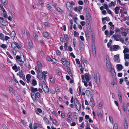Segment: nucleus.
I'll use <instances>...</instances> for the list:
<instances>
[{"label": "nucleus", "mask_w": 129, "mask_h": 129, "mask_svg": "<svg viewBox=\"0 0 129 129\" xmlns=\"http://www.w3.org/2000/svg\"><path fill=\"white\" fill-rule=\"evenodd\" d=\"M85 13L86 17V22L88 23V24H89L90 23L91 19L90 13L89 10H87L86 11Z\"/></svg>", "instance_id": "f257e3e1"}, {"label": "nucleus", "mask_w": 129, "mask_h": 129, "mask_svg": "<svg viewBox=\"0 0 129 129\" xmlns=\"http://www.w3.org/2000/svg\"><path fill=\"white\" fill-rule=\"evenodd\" d=\"M61 62L62 64L66 67H68L70 65L69 61H66L64 58H62L61 60Z\"/></svg>", "instance_id": "f03ea898"}, {"label": "nucleus", "mask_w": 129, "mask_h": 129, "mask_svg": "<svg viewBox=\"0 0 129 129\" xmlns=\"http://www.w3.org/2000/svg\"><path fill=\"white\" fill-rule=\"evenodd\" d=\"M121 37L120 35L115 34L112 37L115 40L119 41V39L121 38Z\"/></svg>", "instance_id": "7ed1b4c3"}, {"label": "nucleus", "mask_w": 129, "mask_h": 129, "mask_svg": "<svg viewBox=\"0 0 129 129\" xmlns=\"http://www.w3.org/2000/svg\"><path fill=\"white\" fill-rule=\"evenodd\" d=\"M35 92H32L31 93V95L32 98L34 102H37L38 101V99L37 98H36V97H35V94L36 93Z\"/></svg>", "instance_id": "20e7f679"}, {"label": "nucleus", "mask_w": 129, "mask_h": 129, "mask_svg": "<svg viewBox=\"0 0 129 129\" xmlns=\"http://www.w3.org/2000/svg\"><path fill=\"white\" fill-rule=\"evenodd\" d=\"M122 108L124 112H125L126 111H128L129 112V105L128 104L126 105V107L124 106V105H123Z\"/></svg>", "instance_id": "39448f33"}, {"label": "nucleus", "mask_w": 129, "mask_h": 129, "mask_svg": "<svg viewBox=\"0 0 129 129\" xmlns=\"http://www.w3.org/2000/svg\"><path fill=\"white\" fill-rule=\"evenodd\" d=\"M124 125L125 129H128L127 121L125 118L124 119Z\"/></svg>", "instance_id": "423d86ee"}, {"label": "nucleus", "mask_w": 129, "mask_h": 129, "mask_svg": "<svg viewBox=\"0 0 129 129\" xmlns=\"http://www.w3.org/2000/svg\"><path fill=\"white\" fill-rule=\"evenodd\" d=\"M42 88L43 90L45 93H47L49 92V89L47 86H45V87H43Z\"/></svg>", "instance_id": "0eeeda50"}, {"label": "nucleus", "mask_w": 129, "mask_h": 129, "mask_svg": "<svg viewBox=\"0 0 129 129\" xmlns=\"http://www.w3.org/2000/svg\"><path fill=\"white\" fill-rule=\"evenodd\" d=\"M28 47L29 49H30L33 47V44L32 42L30 40L28 41Z\"/></svg>", "instance_id": "6e6552de"}, {"label": "nucleus", "mask_w": 129, "mask_h": 129, "mask_svg": "<svg viewBox=\"0 0 129 129\" xmlns=\"http://www.w3.org/2000/svg\"><path fill=\"white\" fill-rule=\"evenodd\" d=\"M76 108L78 111H79L80 108H81V105L80 103H77L75 104Z\"/></svg>", "instance_id": "1a4fd4ad"}, {"label": "nucleus", "mask_w": 129, "mask_h": 129, "mask_svg": "<svg viewBox=\"0 0 129 129\" xmlns=\"http://www.w3.org/2000/svg\"><path fill=\"white\" fill-rule=\"evenodd\" d=\"M116 66L117 67V69L119 71L121 70L123 68L122 65L121 64H117Z\"/></svg>", "instance_id": "9d476101"}, {"label": "nucleus", "mask_w": 129, "mask_h": 129, "mask_svg": "<svg viewBox=\"0 0 129 129\" xmlns=\"http://www.w3.org/2000/svg\"><path fill=\"white\" fill-rule=\"evenodd\" d=\"M85 77L86 81L87 82H89L90 80L89 74L87 73H85Z\"/></svg>", "instance_id": "9b49d317"}, {"label": "nucleus", "mask_w": 129, "mask_h": 129, "mask_svg": "<svg viewBox=\"0 0 129 129\" xmlns=\"http://www.w3.org/2000/svg\"><path fill=\"white\" fill-rule=\"evenodd\" d=\"M17 44V43L15 42H12L11 44V47L13 48H15L16 47V45Z\"/></svg>", "instance_id": "f8f14e48"}, {"label": "nucleus", "mask_w": 129, "mask_h": 129, "mask_svg": "<svg viewBox=\"0 0 129 129\" xmlns=\"http://www.w3.org/2000/svg\"><path fill=\"white\" fill-rule=\"evenodd\" d=\"M35 112L37 115H39V114L38 112L39 113H41L42 112V111L41 109L38 108L37 109V110H35Z\"/></svg>", "instance_id": "ddd939ff"}, {"label": "nucleus", "mask_w": 129, "mask_h": 129, "mask_svg": "<svg viewBox=\"0 0 129 129\" xmlns=\"http://www.w3.org/2000/svg\"><path fill=\"white\" fill-rule=\"evenodd\" d=\"M119 57V55L118 54H117L115 55L114 56V61H117Z\"/></svg>", "instance_id": "4468645a"}, {"label": "nucleus", "mask_w": 129, "mask_h": 129, "mask_svg": "<svg viewBox=\"0 0 129 129\" xmlns=\"http://www.w3.org/2000/svg\"><path fill=\"white\" fill-rule=\"evenodd\" d=\"M30 89L31 92H36L38 91V90L37 88H34L33 87H30Z\"/></svg>", "instance_id": "2eb2a0df"}, {"label": "nucleus", "mask_w": 129, "mask_h": 129, "mask_svg": "<svg viewBox=\"0 0 129 129\" xmlns=\"http://www.w3.org/2000/svg\"><path fill=\"white\" fill-rule=\"evenodd\" d=\"M1 23L3 25L6 26L8 25V22L5 20H3V21H1Z\"/></svg>", "instance_id": "dca6fc26"}, {"label": "nucleus", "mask_w": 129, "mask_h": 129, "mask_svg": "<svg viewBox=\"0 0 129 129\" xmlns=\"http://www.w3.org/2000/svg\"><path fill=\"white\" fill-rule=\"evenodd\" d=\"M120 8L118 7H116L114 9L115 10V13L116 14H118L119 13V11L120 10Z\"/></svg>", "instance_id": "f3484780"}, {"label": "nucleus", "mask_w": 129, "mask_h": 129, "mask_svg": "<svg viewBox=\"0 0 129 129\" xmlns=\"http://www.w3.org/2000/svg\"><path fill=\"white\" fill-rule=\"evenodd\" d=\"M120 47L118 45H113V49L116 50L117 49H120Z\"/></svg>", "instance_id": "a211bd4d"}, {"label": "nucleus", "mask_w": 129, "mask_h": 129, "mask_svg": "<svg viewBox=\"0 0 129 129\" xmlns=\"http://www.w3.org/2000/svg\"><path fill=\"white\" fill-rule=\"evenodd\" d=\"M67 67V71L68 73V74H69L70 76H72V74L71 73L70 69L69 68V66H68V67Z\"/></svg>", "instance_id": "6ab92c4d"}, {"label": "nucleus", "mask_w": 129, "mask_h": 129, "mask_svg": "<svg viewBox=\"0 0 129 129\" xmlns=\"http://www.w3.org/2000/svg\"><path fill=\"white\" fill-rule=\"evenodd\" d=\"M31 84L33 86H35L37 85V82L36 80L34 79L32 80Z\"/></svg>", "instance_id": "aec40b11"}, {"label": "nucleus", "mask_w": 129, "mask_h": 129, "mask_svg": "<svg viewBox=\"0 0 129 129\" xmlns=\"http://www.w3.org/2000/svg\"><path fill=\"white\" fill-rule=\"evenodd\" d=\"M37 77L41 80H42L43 78V75L42 74V75L40 74L39 73H38V75L37 76Z\"/></svg>", "instance_id": "412c9836"}, {"label": "nucleus", "mask_w": 129, "mask_h": 129, "mask_svg": "<svg viewBox=\"0 0 129 129\" xmlns=\"http://www.w3.org/2000/svg\"><path fill=\"white\" fill-rule=\"evenodd\" d=\"M34 125L37 127V128L38 127H39L41 128H42L43 127L41 124L39 123H34Z\"/></svg>", "instance_id": "4be33fe9"}, {"label": "nucleus", "mask_w": 129, "mask_h": 129, "mask_svg": "<svg viewBox=\"0 0 129 129\" xmlns=\"http://www.w3.org/2000/svg\"><path fill=\"white\" fill-rule=\"evenodd\" d=\"M124 57L125 61H126V59H129V54H128L124 53Z\"/></svg>", "instance_id": "5701e85b"}, {"label": "nucleus", "mask_w": 129, "mask_h": 129, "mask_svg": "<svg viewBox=\"0 0 129 129\" xmlns=\"http://www.w3.org/2000/svg\"><path fill=\"white\" fill-rule=\"evenodd\" d=\"M84 46V44L83 42H81L79 45V47L80 49L82 50L83 49Z\"/></svg>", "instance_id": "b1692460"}, {"label": "nucleus", "mask_w": 129, "mask_h": 129, "mask_svg": "<svg viewBox=\"0 0 129 129\" xmlns=\"http://www.w3.org/2000/svg\"><path fill=\"white\" fill-rule=\"evenodd\" d=\"M73 114L74 118L75 119H77L78 118V117H77L78 114L76 112H74L73 113Z\"/></svg>", "instance_id": "393cba45"}, {"label": "nucleus", "mask_w": 129, "mask_h": 129, "mask_svg": "<svg viewBox=\"0 0 129 129\" xmlns=\"http://www.w3.org/2000/svg\"><path fill=\"white\" fill-rule=\"evenodd\" d=\"M2 3L5 5H7L8 4V2L7 0H1Z\"/></svg>", "instance_id": "a878e982"}, {"label": "nucleus", "mask_w": 129, "mask_h": 129, "mask_svg": "<svg viewBox=\"0 0 129 129\" xmlns=\"http://www.w3.org/2000/svg\"><path fill=\"white\" fill-rule=\"evenodd\" d=\"M19 74L21 78L25 76V75L23 73L22 70L19 72Z\"/></svg>", "instance_id": "bb28decb"}, {"label": "nucleus", "mask_w": 129, "mask_h": 129, "mask_svg": "<svg viewBox=\"0 0 129 129\" xmlns=\"http://www.w3.org/2000/svg\"><path fill=\"white\" fill-rule=\"evenodd\" d=\"M106 64H108L109 66L110 67H111V65L110 61L107 59V58H106Z\"/></svg>", "instance_id": "cd10ccee"}, {"label": "nucleus", "mask_w": 129, "mask_h": 129, "mask_svg": "<svg viewBox=\"0 0 129 129\" xmlns=\"http://www.w3.org/2000/svg\"><path fill=\"white\" fill-rule=\"evenodd\" d=\"M97 115L99 118L101 119L103 116V114L102 112L101 111H100L99 113H98Z\"/></svg>", "instance_id": "c85d7f7f"}, {"label": "nucleus", "mask_w": 129, "mask_h": 129, "mask_svg": "<svg viewBox=\"0 0 129 129\" xmlns=\"http://www.w3.org/2000/svg\"><path fill=\"white\" fill-rule=\"evenodd\" d=\"M37 64L38 66V68H41L42 67V64L41 62L38 61L37 62Z\"/></svg>", "instance_id": "c756f323"}, {"label": "nucleus", "mask_w": 129, "mask_h": 129, "mask_svg": "<svg viewBox=\"0 0 129 129\" xmlns=\"http://www.w3.org/2000/svg\"><path fill=\"white\" fill-rule=\"evenodd\" d=\"M0 37H1L0 39L3 40V41L5 40L4 36L2 33H0Z\"/></svg>", "instance_id": "7c9ffc66"}, {"label": "nucleus", "mask_w": 129, "mask_h": 129, "mask_svg": "<svg viewBox=\"0 0 129 129\" xmlns=\"http://www.w3.org/2000/svg\"><path fill=\"white\" fill-rule=\"evenodd\" d=\"M110 20L109 18L108 17H106L105 18H102V21L106 20L107 21H109Z\"/></svg>", "instance_id": "2f4dec72"}, {"label": "nucleus", "mask_w": 129, "mask_h": 129, "mask_svg": "<svg viewBox=\"0 0 129 129\" xmlns=\"http://www.w3.org/2000/svg\"><path fill=\"white\" fill-rule=\"evenodd\" d=\"M40 94L39 92H37L35 94V97H36V98H39L40 97Z\"/></svg>", "instance_id": "473e14b6"}, {"label": "nucleus", "mask_w": 129, "mask_h": 129, "mask_svg": "<svg viewBox=\"0 0 129 129\" xmlns=\"http://www.w3.org/2000/svg\"><path fill=\"white\" fill-rule=\"evenodd\" d=\"M110 69H109V72H113L115 74L116 73L115 72V71L114 69L113 68H112L111 67H110Z\"/></svg>", "instance_id": "72a5a7b5"}, {"label": "nucleus", "mask_w": 129, "mask_h": 129, "mask_svg": "<svg viewBox=\"0 0 129 129\" xmlns=\"http://www.w3.org/2000/svg\"><path fill=\"white\" fill-rule=\"evenodd\" d=\"M43 36L45 37H47L49 36V34L46 32H45L43 33Z\"/></svg>", "instance_id": "f704fd0d"}, {"label": "nucleus", "mask_w": 129, "mask_h": 129, "mask_svg": "<svg viewBox=\"0 0 129 129\" xmlns=\"http://www.w3.org/2000/svg\"><path fill=\"white\" fill-rule=\"evenodd\" d=\"M86 94V95L90 96V93L89 91L88 90H86L85 91Z\"/></svg>", "instance_id": "c9c22d12"}, {"label": "nucleus", "mask_w": 129, "mask_h": 129, "mask_svg": "<svg viewBox=\"0 0 129 129\" xmlns=\"http://www.w3.org/2000/svg\"><path fill=\"white\" fill-rule=\"evenodd\" d=\"M112 43V41L110 39L109 40V42L107 44V46L108 48L109 47V46H111V44Z\"/></svg>", "instance_id": "e433bc0d"}, {"label": "nucleus", "mask_w": 129, "mask_h": 129, "mask_svg": "<svg viewBox=\"0 0 129 129\" xmlns=\"http://www.w3.org/2000/svg\"><path fill=\"white\" fill-rule=\"evenodd\" d=\"M50 81L52 83H55V79L53 77L50 78Z\"/></svg>", "instance_id": "4c0bfd02"}, {"label": "nucleus", "mask_w": 129, "mask_h": 129, "mask_svg": "<svg viewBox=\"0 0 129 129\" xmlns=\"http://www.w3.org/2000/svg\"><path fill=\"white\" fill-rule=\"evenodd\" d=\"M9 89L10 92L13 93L14 92V89L12 87H9Z\"/></svg>", "instance_id": "58836bf2"}, {"label": "nucleus", "mask_w": 129, "mask_h": 129, "mask_svg": "<svg viewBox=\"0 0 129 129\" xmlns=\"http://www.w3.org/2000/svg\"><path fill=\"white\" fill-rule=\"evenodd\" d=\"M11 35L12 37H14L15 35V31H12L11 33Z\"/></svg>", "instance_id": "ea45409f"}, {"label": "nucleus", "mask_w": 129, "mask_h": 129, "mask_svg": "<svg viewBox=\"0 0 129 129\" xmlns=\"http://www.w3.org/2000/svg\"><path fill=\"white\" fill-rule=\"evenodd\" d=\"M6 53L10 58L12 59H13V57L11 56V55L10 54L9 52H7Z\"/></svg>", "instance_id": "a19ab883"}, {"label": "nucleus", "mask_w": 129, "mask_h": 129, "mask_svg": "<svg viewBox=\"0 0 129 129\" xmlns=\"http://www.w3.org/2000/svg\"><path fill=\"white\" fill-rule=\"evenodd\" d=\"M107 10V12L108 13L111 14L112 16V17L113 16V15L112 14V12L109 9Z\"/></svg>", "instance_id": "79ce46f5"}, {"label": "nucleus", "mask_w": 129, "mask_h": 129, "mask_svg": "<svg viewBox=\"0 0 129 129\" xmlns=\"http://www.w3.org/2000/svg\"><path fill=\"white\" fill-rule=\"evenodd\" d=\"M42 87H45V86H47V85L46 84L45 82L44 81H42Z\"/></svg>", "instance_id": "37998d69"}, {"label": "nucleus", "mask_w": 129, "mask_h": 129, "mask_svg": "<svg viewBox=\"0 0 129 129\" xmlns=\"http://www.w3.org/2000/svg\"><path fill=\"white\" fill-rule=\"evenodd\" d=\"M40 68H39L38 67L37 68V67H35V69L38 73H39L40 72Z\"/></svg>", "instance_id": "c03bdc74"}, {"label": "nucleus", "mask_w": 129, "mask_h": 129, "mask_svg": "<svg viewBox=\"0 0 129 129\" xmlns=\"http://www.w3.org/2000/svg\"><path fill=\"white\" fill-rule=\"evenodd\" d=\"M79 33L77 32L76 31H75L74 32V35L75 37H76L77 36H78Z\"/></svg>", "instance_id": "a18cd8bd"}, {"label": "nucleus", "mask_w": 129, "mask_h": 129, "mask_svg": "<svg viewBox=\"0 0 129 129\" xmlns=\"http://www.w3.org/2000/svg\"><path fill=\"white\" fill-rule=\"evenodd\" d=\"M121 34L123 36H124L125 37L126 36L127 34L126 32H123L121 31Z\"/></svg>", "instance_id": "49530a36"}, {"label": "nucleus", "mask_w": 129, "mask_h": 129, "mask_svg": "<svg viewBox=\"0 0 129 129\" xmlns=\"http://www.w3.org/2000/svg\"><path fill=\"white\" fill-rule=\"evenodd\" d=\"M7 47V45L6 46L5 44H3L1 45V47L4 49L5 48H6Z\"/></svg>", "instance_id": "de8ad7c7"}, {"label": "nucleus", "mask_w": 129, "mask_h": 129, "mask_svg": "<svg viewBox=\"0 0 129 129\" xmlns=\"http://www.w3.org/2000/svg\"><path fill=\"white\" fill-rule=\"evenodd\" d=\"M129 52V50L127 48H125L123 51V53H125L128 52Z\"/></svg>", "instance_id": "09e8293b"}, {"label": "nucleus", "mask_w": 129, "mask_h": 129, "mask_svg": "<svg viewBox=\"0 0 129 129\" xmlns=\"http://www.w3.org/2000/svg\"><path fill=\"white\" fill-rule=\"evenodd\" d=\"M12 68L13 70H15L17 69V67L16 64H14V66L12 67Z\"/></svg>", "instance_id": "8fccbe9b"}, {"label": "nucleus", "mask_w": 129, "mask_h": 129, "mask_svg": "<svg viewBox=\"0 0 129 129\" xmlns=\"http://www.w3.org/2000/svg\"><path fill=\"white\" fill-rule=\"evenodd\" d=\"M79 103V102L77 98H75L74 99V104H75L77 103Z\"/></svg>", "instance_id": "3c124183"}, {"label": "nucleus", "mask_w": 129, "mask_h": 129, "mask_svg": "<svg viewBox=\"0 0 129 129\" xmlns=\"http://www.w3.org/2000/svg\"><path fill=\"white\" fill-rule=\"evenodd\" d=\"M2 94L4 96H5L7 99H8V94L7 93H2Z\"/></svg>", "instance_id": "603ef678"}, {"label": "nucleus", "mask_w": 129, "mask_h": 129, "mask_svg": "<svg viewBox=\"0 0 129 129\" xmlns=\"http://www.w3.org/2000/svg\"><path fill=\"white\" fill-rule=\"evenodd\" d=\"M104 8L106 9V10H108V6L106 4H105L104 5Z\"/></svg>", "instance_id": "864d4df0"}, {"label": "nucleus", "mask_w": 129, "mask_h": 129, "mask_svg": "<svg viewBox=\"0 0 129 129\" xmlns=\"http://www.w3.org/2000/svg\"><path fill=\"white\" fill-rule=\"evenodd\" d=\"M31 77L30 74H27L26 76V78L27 79H30Z\"/></svg>", "instance_id": "5fc2aeb1"}, {"label": "nucleus", "mask_w": 129, "mask_h": 129, "mask_svg": "<svg viewBox=\"0 0 129 129\" xmlns=\"http://www.w3.org/2000/svg\"><path fill=\"white\" fill-rule=\"evenodd\" d=\"M67 43H66L64 44V49L66 50H67Z\"/></svg>", "instance_id": "6e6d98bb"}, {"label": "nucleus", "mask_w": 129, "mask_h": 129, "mask_svg": "<svg viewBox=\"0 0 129 129\" xmlns=\"http://www.w3.org/2000/svg\"><path fill=\"white\" fill-rule=\"evenodd\" d=\"M16 47L19 49H20L21 48V45L20 44H19L17 43V44L16 45Z\"/></svg>", "instance_id": "4d7b16f0"}, {"label": "nucleus", "mask_w": 129, "mask_h": 129, "mask_svg": "<svg viewBox=\"0 0 129 129\" xmlns=\"http://www.w3.org/2000/svg\"><path fill=\"white\" fill-rule=\"evenodd\" d=\"M91 37L92 39V41L93 42H94L95 41V38L93 34L91 35Z\"/></svg>", "instance_id": "13d9d810"}, {"label": "nucleus", "mask_w": 129, "mask_h": 129, "mask_svg": "<svg viewBox=\"0 0 129 129\" xmlns=\"http://www.w3.org/2000/svg\"><path fill=\"white\" fill-rule=\"evenodd\" d=\"M24 61H19V63H18L21 66H23V62H24Z\"/></svg>", "instance_id": "bf43d9fd"}, {"label": "nucleus", "mask_w": 129, "mask_h": 129, "mask_svg": "<svg viewBox=\"0 0 129 129\" xmlns=\"http://www.w3.org/2000/svg\"><path fill=\"white\" fill-rule=\"evenodd\" d=\"M78 4L79 5H82L83 4V2L82 1L80 0L79 1Z\"/></svg>", "instance_id": "052dcab7"}, {"label": "nucleus", "mask_w": 129, "mask_h": 129, "mask_svg": "<svg viewBox=\"0 0 129 129\" xmlns=\"http://www.w3.org/2000/svg\"><path fill=\"white\" fill-rule=\"evenodd\" d=\"M85 34L86 35V36L87 37L89 38V35L88 31H87L85 32Z\"/></svg>", "instance_id": "680f3d73"}, {"label": "nucleus", "mask_w": 129, "mask_h": 129, "mask_svg": "<svg viewBox=\"0 0 129 129\" xmlns=\"http://www.w3.org/2000/svg\"><path fill=\"white\" fill-rule=\"evenodd\" d=\"M46 7L49 10H50L52 8V7L50 6V5L49 4L47 5Z\"/></svg>", "instance_id": "e2e57ef3"}, {"label": "nucleus", "mask_w": 129, "mask_h": 129, "mask_svg": "<svg viewBox=\"0 0 129 129\" xmlns=\"http://www.w3.org/2000/svg\"><path fill=\"white\" fill-rule=\"evenodd\" d=\"M113 129H118L117 124L115 123L114 124L113 127Z\"/></svg>", "instance_id": "0e129e2a"}, {"label": "nucleus", "mask_w": 129, "mask_h": 129, "mask_svg": "<svg viewBox=\"0 0 129 129\" xmlns=\"http://www.w3.org/2000/svg\"><path fill=\"white\" fill-rule=\"evenodd\" d=\"M20 83L22 84V85L24 86L25 85V84L24 82L23 81L21 80H20L19 81Z\"/></svg>", "instance_id": "69168bd1"}, {"label": "nucleus", "mask_w": 129, "mask_h": 129, "mask_svg": "<svg viewBox=\"0 0 129 129\" xmlns=\"http://www.w3.org/2000/svg\"><path fill=\"white\" fill-rule=\"evenodd\" d=\"M33 35L34 37L36 39L37 38V34H36V33L33 32Z\"/></svg>", "instance_id": "338daca9"}, {"label": "nucleus", "mask_w": 129, "mask_h": 129, "mask_svg": "<svg viewBox=\"0 0 129 129\" xmlns=\"http://www.w3.org/2000/svg\"><path fill=\"white\" fill-rule=\"evenodd\" d=\"M2 127L3 129H8L7 126L5 124H3Z\"/></svg>", "instance_id": "774afa93"}]
</instances>
